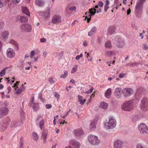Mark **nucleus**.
<instances>
[{"label": "nucleus", "mask_w": 148, "mask_h": 148, "mask_svg": "<svg viewBox=\"0 0 148 148\" xmlns=\"http://www.w3.org/2000/svg\"><path fill=\"white\" fill-rule=\"evenodd\" d=\"M111 94V89L110 88L108 89L105 93V97L108 98H110Z\"/></svg>", "instance_id": "a878e982"}, {"label": "nucleus", "mask_w": 148, "mask_h": 148, "mask_svg": "<svg viewBox=\"0 0 148 148\" xmlns=\"http://www.w3.org/2000/svg\"><path fill=\"white\" fill-rule=\"evenodd\" d=\"M107 54L108 55H110L112 53V51H109L107 52Z\"/></svg>", "instance_id": "774afa93"}, {"label": "nucleus", "mask_w": 148, "mask_h": 148, "mask_svg": "<svg viewBox=\"0 0 148 148\" xmlns=\"http://www.w3.org/2000/svg\"><path fill=\"white\" fill-rule=\"evenodd\" d=\"M25 88V87H23V84H22L20 88L17 89L16 88H15V90L17 94H20L21 92L23 91Z\"/></svg>", "instance_id": "393cba45"}, {"label": "nucleus", "mask_w": 148, "mask_h": 148, "mask_svg": "<svg viewBox=\"0 0 148 148\" xmlns=\"http://www.w3.org/2000/svg\"><path fill=\"white\" fill-rule=\"evenodd\" d=\"M123 91L121 88H116L114 92V94L116 97L117 98H120L121 96Z\"/></svg>", "instance_id": "2eb2a0df"}, {"label": "nucleus", "mask_w": 148, "mask_h": 148, "mask_svg": "<svg viewBox=\"0 0 148 148\" xmlns=\"http://www.w3.org/2000/svg\"><path fill=\"white\" fill-rule=\"evenodd\" d=\"M52 23H59L61 22V16L58 15H54L52 19Z\"/></svg>", "instance_id": "ddd939ff"}, {"label": "nucleus", "mask_w": 148, "mask_h": 148, "mask_svg": "<svg viewBox=\"0 0 148 148\" xmlns=\"http://www.w3.org/2000/svg\"><path fill=\"white\" fill-rule=\"evenodd\" d=\"M76 10V7L75 6L71 7L69 9V10L71 11L75 10Z\"/></svg>", "instance_id": "09e8293b"}, {"label": "nucleus", "mask_w": 148, "mask_h": 148, "mask_svg": "<svg viewBox=\"0 0 148 148\" xmlns=\"http://www.w3.org/2000/svg\"><path fill=\"white\" fill-rule=\"evenodd\" d=\"M6 54L8 57L12 58L14 57L15 53L14 50L12 49L9 48L7 50Z\"/></svg>", "instance_id": "f8f14e48"}, {"label": "nucleus", "mask_w": 148, "mask_h": 148, "mask_svg": "<svg viewBox=\"0 0 148 148\" xmlns=\"http://www.w3.org/2000/svg\"><path fill=\"white\" fill-rule=\"evenodd\" d=\"M78 101L79 102L80 104L81 105L84 104L85 102L86 101L85 99H82V97L79 95H78Z\"/></svg>", "instance_id": "cd10ccee"}, {"label": "nucleus", "mask_w": 148, "mask_h": 148, "mask_svg": "<svg viewBox=\"0 0 148 148\" xmlns=\"http://www.w3.org/2000/svg\"><path fill=\"white\" fill-rule=\"evenodd\" d=\"M7 89L8 90V93H9L11 91V88L10 86H9L8 88Z\"/></svg>", "instance_id": "338daca9"}, {"label": "nucleus", "mask_w": 148, "mask_h": 148, "mask_svg": "<svg viewBox=\"0 0 148 148\" xmlns=\"http://www.w3.org/2000/svg\"><path fill=\"white\" fill-rule=\"evenodd\" d=\"M123 143L120 140H117L114 142L113 148H123Z\"/></svg>", "instance_id": "9d476101"}, {"label": "nucleus", "mask_w": 148, "mask_h": 148, "mask_svg": "<svg viewBox=\"0 0 148 148\" xmlns=\"http://www.w3.org/2000/svg\"><path fill=\"white\" fill-rule=\"evenodd\" d=\"M145 0H138L135 7L134 12L136 17L138 18L141 17L143 4Z\"/></svg>", "instance_id": "f257e3e1"}, {"label": "nucleus", "mask_w": 148, "mask_h": 148, "mask_svg": "<svg viewBox=\"0 0 148 148\" xmlns=\"http://www.w3.org/2000/svg\"><path fill=\"white\" fill-rule=\"evenodd\" d=\"M9 34L8 31H5L3 32L1 34V39L4 41H5L8 39V36Z\"/></svg>", "instance_id": "412c9836"}, {"label": "nucleus", "mask_w": 148, "mask_h": 148, "mask_svg": "<svg viewBox=\"0 0 148 148\" xmlns=\"http://www.w3.org/2000/svg\"><path fill=\"white\" fill-rule=\"evenodd\" d=\"M106 125H107L108 129L113 128L116 125V121L113 117H111L109 119V122H107Z\"/></svg>", "instance_id": "39448f33"}, {"label": "nucleus", "mask_w": 148, "mask_h": 148, "mask_svg": "<svg viewBox=\"0 0 148 148\" xmlns=\"http://www.w3.org/2000/svg\"><path fill=\"white\" fill-rule=\"evenodd\" d=\"M83 56V54L82 53H81L79 55L77 56L75 58V59L76 60H79L81 57Z\"/></svg>", "instance_id": "de8ad7c7"}, {"label": "nucleus", "mask_w": 148, "mask_h": 148, "mask_svg": "<svg viewBox=\"0 0 148 148\" xmlns=\"http://www.w3.org/2000/svg\"><path fill=\"white\" fill-rule=\"evenodd\" d=\"M10 121V118L7 117L5 119L3 120V123L4 125L7 126L9 124Z\"/></svg>", "instance_id": "c85d7f7f"}, {"label": "nucleus", "mask_w": 148, "mask_h": 148, "mask_svg": "<svg viewBox=\"0 0 148 148\" xmlns=\"http://www.w3.org/2000/svg\"><path fill=\"white\" fill-rule=\"evenodd\" d=\"M32 137L33 139L36 141H37L38 138L39 136L37 133L34 132L32 134Z\"/></svg>", "instance_id": "2f4dec72"}, {"label": "nucleus", "mask_w": 148, "mask_h": 148, "mask_svg": "<svg viewBox=\"0 0 148 148\" xmlns=\"http://www.w3.org/2000/svg\"><path fill=\"white\" fill-rule=\"evenodd\" d=\"M10 43H13V44H15L16 47H17V48H18V44L16 43V42H15V41H14V40H11L10 41Z\"/></svg>", "instance_id": "a18cd8bd"}, {"label": "nucleus", "mask_w": 148, "mask_h": 148, "mask_svg": "<svg viewBox=\"0 0 148 148\" xmlns=\"http://www.w3.org/2000/svg\"><path fill=\"white\" fill-rule=\"evenodd\" d=\"M23 142H20L19 143L20 148H23L24 146L23 145Z\"/></svg>", "instance_id": "4d7b16f0"}, {"label": "nucleus", "mask_w": 148, "mask_h": 148, "mask_svg": "<svg viewBox=\"0 0 148 148\" xmlns=\"http://www.w3.org/2000/svg\"><path fill=\"white\" fill-rule=\"evenodd\" d=\"M105 47L106 48H110L112 47L111 42L109 41L106 42L105 44Z\"/></svg>", "instance_id": "f704fd0d"}, {"label": "nucleus", "mask_w": 148, "mask_h": 148, "mask_svg": "<svg viewBox=\"0 0 148 148\" xmlns=\"http://www.w3.org/2000/svg\"><path fill=\"white\" fill-rule=\"evenodd\" d=\"M20 28L22 30L26 32H31L32 29L31 25L28 23L21 25Z\"/></svg>", "instance_id": "6e6552de"}, {"label": "nucleus", "mask_w": 148, "mask_h": 148, "mask_svg": "<svg viewBox=\"0 0 148 148\" xmlns=\"http://www.w3.org/2000/svg\"><path fill=\"white\" fill-rule=\"evenodd\" d=\"M97 121L93 120L91 121L90 126V129L95 128L96 127V125Z\"/></svg>", "instance_id": "5701e85b"}, {"label": "nucleus", "mask_w": 148, "mask_h": 148, "mask_svg": "<svg viewBox=\"0 0 148 148\" xmlns=\"http://www.w3.org/2000/svg\"><path fill=\"white\" fill-rule=\"evenodd\" d=\"M77 65H75L74 67L73 68L72 70L71 71V73H73L75 72L77 70Z\"/></svg>", "instance_id": "37998d69"}, {"label": "nucleus", "mask_w": 148, "mask_h": 148, "mask_svg": "<svg viewBox=\"0 0 148 148\" xmlns=\"http://www.w3.org/2000/svg\"><path fill=\"white\" fill-rule=\"evenodd\" d=\"M2 106H6L8 105V102L6 101H5L2 104Z\"/></svg>", "instance_id": "052dcab7"}, {"label": "nucleus", "mask_w": 148, "mask_h": 148, "mask_svg": "<svg viewBox=\"0 0 148 148\" xmlns=\"http://www.w3.org/2000/svg\"><path fill=\"white\" fill-rule=\"evenodd\" d=\"M7 3L5 0H0V8L5 6Z\"/></svg>", "instance_id": "72a5a7b5"}, {"label": "nucleus", "mask_w": 148, "mask_h": 148, "mask_svg": "<svg viewBox=\"0 0 148 148\" xmlns=\"http://www.w3.org/2000/svg\"><path fill=\"white\" fill-rule=\"evenodd\" d=\"M89 12L88 13V14H90L91 16H92L95 14L96 12V9L95 8L91 9L89 10ZM87 14V12H86L85 14L86 15Z\"/></svg>", "instance_id": "7c9ffc66"}, {"label": "nucleus", "mask_w": 148, "mask_h": 148, "mask_svg": "<svg viewBox=\"0 0 148 148\" xmlns=\"http://www.w3.org/2000/svg\"><path fill=\"white\" fill-rule=\"evenodd\" d=\"M84 133L83 130L81 128L75 130L74 132L75 136L79 138L81 137Z\"/></svg>", "instance_id": "4468645a"}, {"label": "nucleus", "mask_w": 148, "mask_h": 148, "mask_svg": "<svg viewBox=\"0 0 148 148\" xmlns=\"http://www.w3.org/2000/svg\"><path fill=\"white\" fill-rule=\"evenodd\" d=\"M5 69L6 68L3 69L1 72H0V77H2L5 75L6 73V72L5 71Z\"/></svg>", "instance_id": "58836bf2"}, {"label": "nucleus", "mask_w": 148, "mask_h": 148, "mask_svg": "<svg viewBox=\"0 0 148 148\" xmlns=\"http://www.w3.org/2000/svg\"><path fill=\"white\" fill-rule=\"evenodd\" d=\"M123 93L124 96L127 97L132 95L133 93L132 89L129 88H125L123 90Z\"/></svg>", "instance_id": "9b49d317"}, {"label": "nucleus", "mask_w": 148, "mask_h": 148, "mask_svg": "<svg viewBox=\"0 0 148 148\" xmlns=\"http://www.w3.org/2000/svg\"><path fill=\"white\" fill-rule=\"evenodd\" d=\"M140 109L144 111H146L148 109V100L146 97L143 98L140 105Z\"/></svg>", "instance_id": "7ed1b4c3"}, {"label": "nucleus", "mask_w": 148, "mask_h": 148, "mask_svg": "<svg viewBox=\"0 0 148 148\" xmlns=\"http://www.w3.org/2000/svg\"><path fill=\"white\" fill-rule=\"evenodd\" d=\"M34 51H32L30 52V58H32V57L34 56Z\"/></svg>", "instance_id": "5fc2aeb1"}, {"label": "nucleus", "mask_w": 148, "mask_h": 148, "mask_svg": "<svg viewBox=\"0 0 148 148\" xmlns=\"http://www.w3.org/2000/svg\"><path fill=\"white\" fill-rule=\"evenodd\" d=\"M45 2L41 0H35V4L36 5L42 7L45 5Z\"/></svg>", "instance_id": "aec40b11"}, {"label": "nucleus", "mask_w": 148, "mask_h": 148, "mask_svg": "<svg viewBox=\"0 0 148 148\" xmlns=\"http://www.w3.org/2000/svg\"><path fill=\"white\" fill-rule=\"evenodd\" d=\"M104 10L105 12H106L108 8H109V7L107 5H105L104 6Z\"/></svg>", "instance_id": "603ef678"}, {"label": "nucleus", "mask_w": 148, "mask_h": 148, "mask_svg": "<svg viewBox=\"0 0 148 148\" xmlns=\"http://www.w3.org/2000/svg\"><path fill=\"white\" fill-rule=\"evenodd\" d=\"M115 28L113 27H110L108 30V33L110 35L112 34L115 33Z\"/></svg>", "instance_id": "bb28decb"}, {"label": "nucleus", "mask_w": 148, "mask_h": 148, "mask_svg": "<svg viewBox=\"0 0 148 148\" xmlns=\"http://www.w3.org/2000/svg\"><path fill=\"white\" fill-rule=\"evenodd\" d=\"M125 75L124 73H121L119 75V77L120 78H122Z\"/></svg>", "instance_id": "0e129e2a"}, {"label": "nucleus", "mask_w": 148, "mask_h": 148, "mask_svg": "<svg viewBox=\"0 0 148 148\" xmlns=\"http://www.w3.org/2000/svg\"><path fill=\"white\" fill-rule=\"evenodd\" d=\"M22 123V121L20 120H14L11 123V127L12 128H15L19 126Z\"/></svg>", "instance_id": "a211bd4d"}, {"label": "nucleus", "mask_w": 148, "mask_h": 148, "mask_svg": "<svg viewBox=\"0 0 148 148\" xmlns=\"http://www.w3.org/2000/svg\"><path fill=\"white\" fill-rule=\"evenodd\" d=\"M70 144L74 148H79L80 146V144L79 142L73 140H70Z\"/></svg>", "instance_id": "f3484780"}, {"label": "nucleus", "mask_w": 148, "mask_h": 148, "mask_svg": "<svg viewBox=\"0 0 148 148\" xmlns=\"http://www.w3.org/2000/svg\"><path fill=\"white\" fill-rule=\"evenodd\" d=\"M122 109L125 111H130L133 109L132 102L131 101L125 102L122 106Z\"/></svg>", "instance_id": "20e7f679"}, {"label": "nucleus", "mask_w": 148, "mask_h": 148, "mask_svg": "<svg viewBox=\"0 0 148 148\" xmlns=\"http://www.w3.org/2000/svg\"><path fill=\"white\" fill-rule=\"evenodd\" d=\"M48 131L46 130H44L42 131L41 138L43 140L44 143L46 142V138L48 134Z\"/></svg>", "instance_id": "6ab92c4d"}, {"label": "nucleus", "mask_w": 148, "mask_h": 148, "mask_svg": "<svg viewBox=\"0 0 148 148\" xmlns=\"http://www.w3.org/2000/svg\"><path fill=\"white\" fill-rule=\"evenodd\" d=\"M136 148H147V147L144 145L143 144L139 143L136 145Z\"/></svg>", "instance_id": "c9c22d12"}, {"label": "nucleus", "mask_w": 148, "mask_h": 148, "mask_svg": "<svg viewBox=\"0 0 148 148\" xmlns=\"http://www.w3.org/2000/svg\"><path fill=\"white\" fill-rule=\"evenodd\" d=\"M9 111L8 109L5 107L0 108V119L3 118L4 116L6 115Z\"/></svg>", "instance_id": "1a4fd4ad"}, {"label": "nucleus", "mask_w": 148, "mask_h": 148, "mask_svg": "<svg viewBox=\"0 0 148 148\" xmlns=\"http://www.w3.org/2000/svg\"><path fill=\"white\" fill-rule=\"evenodd\" d=\"M143 49H148V45L145 44H143Z\"/></svg>", "instance_id": "3c124183"}, {"label": "nucleus", "mask_w": 148, "mask_h": 148, "mask_svg": "<svg viewBox=\"0 0 148 148\" xmlns=\"http://www.w3.org/2000/svg\"><path fill=\"white\" fill-rule=\"evenodd\" d=\"M20 0H12V2L14 4H17L18 3Z\"/></svg>", "instance_id": "6e6d98bb"}, {"label": "nucleus", "mask_w": 148, "mask_h": 148, "mask_svg": "<svg viewBox=\"0 0 148 148\" xmlns=\"http://www.w3.org/2000/svg\"><path fill=\"white\" fill-rule=\"evenodd\" d=\"M68 75V72L67 71L64 72V74H62L61 75V77L63 78H65Z\"/></svg>", "instance_id": "79ce46f5"}, {"label": "nucleus", "mask_w": 148, "mask_h": 148, "mask_svg": "<svg viewBox=\"0 0 148 148\" xmlns=\"http://www.w3.org/2000/svg\"><path fill=\"white\" fill-rule=\"evenodd\" d=\"M38 103H34L33 108L34 111H35L38 110Z\"/></svg>", "instance_id": "473e14b6"}, {"label": "nucleus", "mask_w": 148, "mask_h": 148, "mask_svg": "<svg viewBox=\"0 0 148 148\" xmlns=\"http://www.w3.org/2000/svg\"><path fill=\"white\" fill-rule=\"evenodd\" d=\"M138 119V115H135L133 116L132 121L134 122L136 121Z\"/></svg>", "instance_id": "a19ab883"}, {"label": "nucleus", "mask_w": 148, "mask_h": 148, "mask_svg": "<svg viewBox=\"0 0 148 148\" xmlns=\"http://www.w3.org/2000/svg\"><path fill=\"white\" fill-rule=\"evenodd\" d=\"M4 25V23L3 22L0 23V29H1Z\"/></svg>", "instance_id": "13d9d810"}, {"label": "nucleus", "mask_w": 148, "mask_h": 148, "mask_svg": "<svg viewBox=\"0 0 148 148\" xmlns=\"http://www.w3.org/2000/svg\"><path fill=\"white\" fill-rule=\"evenodd\" d=\"M110 3V1L109 0H106V3L105 5H108Z\"/></svg>", "instance_id": "e2e57ef3"}, {"label": "nucleus", "mask_w": 148, "mask_h": 148, "mask_svg": "<svg viewBox=\"0 0 148 148\" xmlns=\"http://www.w3.org/2000/svg\"><path fill=\"white\" fill-rule=\"evenodd\" d=\"M108 106L107 104L105 102H103L101 103V107L103 109H106Z\"/></svg>", "instance_id": "e433bc0d"}, {"label": "nucleus", "mask_w": 148, "mask_h": 148, "mask_svg": "<svg viewBox=\"0 0 148 148\" xmlns=\"http://www.w3.org/2000/svg\"><path fill=\"white\" fill-rule=\"evenodd\" d=\"M96 32V28L95 27H93L91 29V30L88 33V36H91L92 35H94Z\"/></svg>", "instance_id": "4be33fe9"}, {"label": "nucleus", "mask_w": 148, "mask_h": 148, "mask_svg": "<svg viewBox=\"0 0 148 148\" xmlns=\"http://www.w3.org/2000/svg\"><path fill=\"white\" fill-rule=\"evenodd\" d=\"M20 18L19 20L20 22H26L28 21V18L26 16H20Z\"/></svg>", "instance_id": "c756f323"}, {"label": "nucleus", "mask_w": 148, "mask_h": 148, "mask_svg": "<svg viewBox=\"0 0 148 148\" xmlns=\"http://www.w3.org/2000/svg\"><path fill=\"white\" fill-rule=\"evenodd\" d=\"M54 96L55 97L57 98V100H59L60 97V95L58 93H55L54 94Z\"/></svg>", "instance_id": "49530a36"}, {"label": "nucleus", "mask_w": 148, "mask_h": 148, "mask_svg": "<svg viewBox=\"0 0 148 148\" xmlns=\"http://www.w3.org/2000/svg\"><path fill=\"white\" fill-rule=\"evenodd\" d=\"M98 4L99 6L102 7L103 5V3L102 2L100 1L98 2Z\"/></svg>", "instance_id": "864d4df0"}, {"label": "nucleus", "mask_w": 148, "mask_h": 148, "mask_svg": "<svg viewBox=\"0 0 148 148\" xmlns=\"http://www.w3.org/2000/svg\"><path fill=\"white\" fill-rule=\"evenodd\" d=\"M50 10L49 8L45 12H40L39 14L45 18H49L50 16L51 13L50 12Z\"/></svg>", "instance_id": "dca6fc26"}, {"label": "nucleus", "mask_w": 148, "mask_h": 148, "mask_svg": "<svg viewBox=\"0 0 148 148\" xmlns=\"http://www.w3.org/2000/svg\"><path fill=\"white\" fill-rule=\"evenodd\" d=\"M45 121L44 119H42L39 123V127L41 129L43 128V127Z\"/></svg>", "instance_id": "4c0bfd02"}, {"label": "nucleus", "mask_w": 148, "mask_h": 148, "mask_svg": "<svg viewBox=\"0 0 148 148\" xmlns=\"http://www.w3.org/2000/svg\"><path fill=\"white\" fill-rule=\"evenodd\" d=\"M48 81L51 84H53L56 82V81L53 80V78L52 77L50 78L49 79Z\"/></svg>", "instance_id": "c03bdc74"}, {"label": "nucleus", "mask_w": 148, "mask_h": 148, "mask_svg": "<svg viewBox=\"0 0 148 148\" xmlns=\"http://www.w3.org/2000/svg\"><path fill=\"white\" fill-rule=\"evenodd\" d=\"M22 11L23 13H24L28 16H30V12L26 7H23L22 8Z\"/></svg>", "instance_id": "b1692460"}, {"label": "nucleus", "mask_w": 148, "mask_h": 148, "mask_svg": "<svg viewBox=\"0 0 148 148\" xmlns=\"http://www.w3.org/2000/svg\"><path fill=\"white\" fill-rule=\"evenodd\" d=\"M138 129L140 132L142 134L148 133V127L144 124H140L138 127Z\"/></svg>", "instance_id": "0eeeda50"}, {"label": "nucleus", "mask_w": 148, "mask_h": 148, "mask_svg": "<svg viewBox=\"0 0 148 148\" xmlns=\"http://www.w3.org/2000/svg\"><path fill=\"white\" fill-rule=\"evenodd\" d=\"M34 97H33L32 101L31 102H30L29 103V106H32V103H33L34 102Z\"/></svg>", "instance_id": "bf43d9fd"}, {"label": "nucleus", "mask_w": 148, "mask_h": 148, "mask_svg": "<svg viewBox=\"0 0 148 148\" xmlns=\"http://www.w3.org/2000/svg\"><path fill=\"white\" fill-rule=\"evenodd\" d=\"M40 41L42 42H45V39L44 38H42L40 39Z\"/></svg>", "instance_id": "69168bd1"}, {"label": "nucleus", "mask_w": 148, "mask_h": 148, "mask_svg": "<svg viewBox=\"0 0 148 148\" xmlns=\"http://www.w3.org/2000/svg\"><path fill=\"white\" fill-rule=\"evenodd\" d=\"M45 107L47 109H49L51 108L52 106L51 104H47L45 105Z\"/></svg>", "instance_id": "8fccbe9b"}, {"label": "nucleus", "mask_w": 148, "mask_h": 148, "mask_svg": "<svg viewBox=\"0 0 148 148\" xmlns=\"http://www.w3.org/2000/svg\"><path fill=\"white\" fill-rule=\"evenodd\" d=\"M88 139L89 143L92 145H97L100 143V141L98 137L94 135H89Z\"/></svg>", "instance_id": "f03ea898"}, {"label": "nucleus", "mask_w": 148, "mask_h": 148, "mask_svg": "<svg viewBox=\"0 0 148 148\" xmlns=\"http://www.w3.org/2000/svg\"><path fill=\"white\" fill-rule=\"evenodd\" d=\"M5 125H1L0 127V131L2 132L4 131L7 127Z\"/></svg>", "instance_id": "ea45409f"}, {"label": "nucleus", "mask_w": 148, "mask_h": 148, "mask_svg": "<svg viewBox=\"0 0 148 148\" xmlns=\"http://www.w3.org/2000/svg\"><path fill=\"white\" fill-rule=\"evenodd\" d=\"M38 97L40 99H42V94L41 92H40L39 93Z\"/></svg>", "instance_id": "680f3d73"}, {"label": "nucleus", "mask_w": 148, "mask_h": 148, "mask_svg": "<svg viewBox=\"0 0 148 148\" xmlns=\"http://www.w3.org/2000/svg\"><path fill=\"white\" fill-rule=\"evenodd\" d=\"M116 45L118 47L121 48L124 45L123 40L120 36H117L115 38Z\"/></svg>", "instance_id": "423d86ee"}]
</instances>
